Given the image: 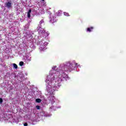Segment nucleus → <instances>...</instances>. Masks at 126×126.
<instances>
[{"instance_id":"obj_1","label":"nucleus","mask_w":126,"mask_h":126,"mask_svg":"<svg viewBox=\"0 0 126 126\" xmlns=\"http://www.w3.org/2000/svg\"><path fill=\"white\" fill-rule=\"evenodd\" d=\"M61 80L62 79L60 78V77H58L57 75H55L54 76L49 75L47 76L46 82L47 83H50H50H54L53 90L54 91H58V89H59V87L62 86V83L60 82Z\"/></svg>"},{"instance_id":"obj_2","label":"nucleus","mask_w":126,"mask_h":126,"mask_svg":"<svg viewBox=\"0 0 126 126\" xmlns=\"http://www.w3.org/2000/svg\"><path fill=\"white\" fill-rule=\"evenodd\" d=\"M64 67L65 68H66V70H67V71H69V72L74 69V66H73L72 63H70V62H67L64 65Z\"/></svg>"},{"instance_id":"obj_3","label":"nucleus","mask_w":126,"mask_h":126,"mask_svg":"<svg viewBox=\"0 0 126 126\" xmlns=\"http://www.w3.org/2000/svg\"><path fill=\"white\" fill-rule=\"evenodd\" d=\"M11 1H9L6 3H5V6L6 7H7V8H10L11 7L12 5H11Z\"/></svg>"},{"instance_id":"obj_4","label":"nucleus","mask_w":126,"mask_h":126,"mask_svg":"<svg viewBox=\"0 0 126 126\" xmlns=\"http://www.w3.org/2000/svg\"><path fill=\"white\" fill-rule=\"evenodd\" d=\"M93 29H94V27H91L90 28H88L87 31V32H92L93 31Z\"/></svg>"},{"instance_id":"obj_5","label":"nucleus","mask_w":126,"mask_h":126,"mask_svg":"<svg viewBox=\"0 0 126 126\" xmlns=\"http://www.w3.org/2000/svg\"><path fill=\"white\" fill-rule=\"evenodd\" d=\"M32 11V10L30 9L28 12L27 16L28 18H30V17H31V15H30V13H31Z\"/></svg>"},{"instance_id":"obj_6","label":"nucleus","mask_w":126,"mask_h":126,"mask_svg":"<svg viewBox=\"0 0 126 126\" xmlns=\"http://www.w3.org/2000/svg\"><path fill=\"white\" fill-rule=\"evenodd\" d=\"M62 77H63V78H67V77H68V76H67V74H65V73L64 72L62 73Z\"/></svg>"},{"instance_id":"obj_7","label":"nucleus","mask_w":126,"mask_h":126,"mask_svg":"<svg viewBox=\"0 0 126 126\" xmlns=\"http://www.w3.org/2000/svg\"><path fill=\"white\" fill-rule=\"evenodd\" d=\"M36 103H41V102H42V99H40V98H37L35 100Z\"/></svg>"},{"instance_id":"obj_8","label":"nucleus","mask_w":126,"mask_h":126,"mask_svg":"<svg viewBox=\"0 0 126 126\" xmlns=\"http://www.w3.org/2000/svg\"><path fill=\"white\" fill-rule=\"evenodd\" d=\"M13 67L14 68L17 69L18 66H17V64L15 63H13Z\"/></svg>"},{"instance_id":"obj_9","label":"nucleus","mask_w":126,"mask_h":126,"mask_svg":"<svg viewBox=\"0 0 126 126\" xmlns=\"http://www.w3.org/2000/svg\"><path fill=\"white\" fill-rule=\"evenodd\" d=\"M23 64H24V62H20L19 63V65L20 66H23Z\"/></svg>"},{"instance_id":"obj_10","label":"nucleus","mask_w":126,"mask_h":126,"mask_svg":"<svg viewBox=\"0 0 126 126\" xmlns=\"http://www.w3.org/2000/svg\"><path fill=\"white\" fill-rule=\"evenodd\" d=\"M43 23H44V20H41L40 22H39V24L40 25L43 24Z\"/></svg>"},{"instance_id":"obj_11","label":"nucleus","mask_w":126,"mask_h":126,"mask_svg":"<svg viewBox=\"0 0 126 126\" xmlns=\"http://www.w3.org/2000/svg\"><path fill=\"white\" fill-rule=\"evenodd\" d=\"M36 108L37 109V110H40V106L36 105Z\"/></svg>"},{"instance_id":"obj_12","label":"nucleus","mask_w":126,"mask_h":126,"mask_svg":"<svg viewBox=\"0 0 126 126\" xmlns=\"http://www.w3.org/2000/svg\"><path fill=\"white\" fill-rule=\"evenodd\" d=\"M2 102H3L2 98H0V104H2Z\"/></svg>"},{"instance_id":"obj_13","label":"nucleus","mask_w":126,"mask_h":126,"mask_svg":"<svg viewBox=\"0 0 126 126\" xmlns=\"http://www.w3.org/2000/svg\"><path fill=\"white\" fill-rule=\"evenodd\" d=\"M57 68V66H54L52 67V69H53V70H56V69Z\"/></svg>"},{"instance_id":"obj_14","label":"nucleus","mask_w":126,"mask_h":126,"mask_svg":"<svg viewBox=\"0 0 126 126\" xmlns=\"http://www.w3.org/2000/svg\"><path fill=\"white\" fill-rule=\"evenodd\" d=\"M24 126H28V124L26 123H25V124H24Z\"/></svg>"},{"instance_id":"obj_15","label":"nucleus","mask_w":126,"mask_h":126,"mask_svg":"<svg viewBox=\"0 0 126 126\" xmlns=\"http://www.w3.org/2000/svg\"><path fill=\"white\" fill-rule=\"evenodd\" d=\"M42 1H45V0H41Z\"/></svg>"},{"instance_id":"obj_16","label":"nucleus","mask_w":126,"mask_h":126,"mask_svg":"<svg viewBox=\"0 0 126 126\" xmlns=\"http://www.w3.org/2000/svg\"><path fill=\"white\" fill-rule=\"evenodd\" d=\"M75 65H77V63H75Z\"/></svg>"}]
</instances>
